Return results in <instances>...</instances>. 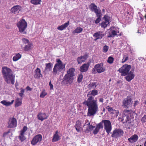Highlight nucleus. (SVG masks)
<instances>
[{"mask_svg": "<svg viewBox=\"0 0 146 146\" xmlns=\"http://www.w3.org/2000/svg\"><path fill=\"white\" fill-rule=\"evenodd\" d=\"M98 91L94 90L89 92L87 95L88 97L86 101L83 102V104L86 105L88 107V115L91 116L95 115L98 111V105L97 104V100H95L94 97L90 95L95 96L97 95Z\"/></svg>", "mask_w": 146, "mask_h": 146, "instance_id": "1", "label": "nucleus"}, {"mask_svg": "<svg viewBox=\"0 0 146 146\" xmlns=\"http://www.w3.org/2000/svg\"><path fill=\"white\" fill-rule=\"evenodd\" d=\"M2 73L3 78L8 84L11 83L14 84L15 83V76L13 74L12 71L9 68L6 66L2 68Z\"/></svg>", "mask_w": 146, "mask_h": 146, "instance_id": "2", "label": "nucleus"}, {"mask_svg": "<svg viewBox=\"0 0 146 146\" xmlns=\"http://www.w3.org/2000/svg\"><path fill=\"white\" fill-rule=\"evenodd\" d=\"M56 62L52 72L53 74L55 76L58 75L65 67V64L59 59H57Z\"/></svg>", "mask_w": 146, "mask_h": 146, "instance_id": "3", "label": "nucleus"}, {"mask_svg": "<svg viewBox=\"0 0 146 146\" xmlns=\"http://www.w3.org/2000/svg\"><path fill=\"white\" fill-rule=\"evenodd\" d=\"M27 26V22L23 19L21 20L17 23V26L19 29V31L20 33L23 32L26 29Z\"/></svg>", "mask_w": 146, "mask_h": 146, "instance_id": "4", "label": "nucleus"}, {"mask_svg": "<svg viewBox=\"0 0 146 146\" xmlns=\"http://www.w3.org/2000/svg\"><path fill=\"white\" fill-rule=\"evenodd\" d=\"M131 68V66L130 65L125 64L120 68L118 71L121 73V74L122 76H125L128 74Z\"/></svg>", "mask_w": 146, "mask_h": 146, "instance_id": "5", "label": "nucleus"}, {"mask_svg": "<svg viewBox=\"0 0 146 146\" xmlns=\"http://www.w3.org/2000/svg\"><path fill=\"white\" fill-rule=\"evenodd\" d=\"M102 123L104 124V128L106 132L109 134L112 129V126L110 121L108 120H103Z\"/></svg>", "mask_w": 146, "mask_h": 146, "instance_id": "6", "label": "nucleus"}, {"mask_svg": "<svg viewBox=\"0 0 146 146\" xmlns=\"http://www.w3.org/2000/svg\"><path fill=\"white\" fill-rule=\"evenodd\" d=\"M105 68L101 64H98L96 65L92 70V73H96L98 72L100 73L104 72L105 70Z\"/></svg>", "mask_w": 146, "mask_h": 146, "instance_id": "7", "label": "nucleus"}, {"mask_svg": "<svg viewBox=\"0 0 146 146\" xmlns=\"http://www.w3.org/2000/svg\"><path fill=\"white\" fill-rule=\"evenodd\" d=\"M124 134L123 130L121 129H115L113 132L111 136L112 137L117 138L122 136Z\"/></svg>", "mask_w": 146, "mask_h": 146, "instance_id": "8", "label": "nucleus"}, {"mask_svg": "<svg viewBox=\"0 0 146 146\" xmlns=\"http://www.w3.org/2000/svg\"><path fill=\"white\" fill-rule=\"evenodd\" d=\"M22 9V7L21 6L17 5L14 6L11 9L10 12L12 14L18 15Z\"/></svg>", "mask_w": 146, "mask_h": 146, "instance_id": "9", "label": "nucleus"}, {"mask_svg": "<svg viewBox=\"0 0 146 146\" xmlns=\"http://www.w3.org/2000/svg\"><path fill=\"white\" fill-rule=\"evenodd\" d=\"M132 101L131 99L129 98L124 99L122 102V106L125 108H127L131 107L132 105Z\"/></svg>", "mask_w": 146, "mask_h": 146, "instance_id": "10", "label": "nucleus"}, {"mask_svg": "<svg viewBox=\"0 0 146 146\" xmlns=\"http://www.w3.org/2000/svg\"><path fill=\"white\" fill-rule=\"evenodd\" d=\"M73 80L72 77L65 74L63 79L62 82L65 84H70L72 82Z\"/></svg>", "mask_w": 146, "mask_h": 146, "instance_id": "11", "label": "nucleus"}, {"mask_svg": "<svg viewBox=\"0 0 146 146\" xmlns=\"http://www.w3.org/2000/svg\"><path fill=\"white\" fill-rule=\"evenodd\" d=\"M119 29L118 28L111 27L110 29V35L108 37H111L116 35H119Z\"/></svg>", "mask_w": 146, "mask_h": 146, "instance_id": "12", "label": "nucleus"}, {"mask_svg": "<svg viewBox=\"0 0 146 146\" xmlns=\"http://www.w3.org/2000/svg\"><path fill=\"white\" fill-rule=\"evenodd\" d=\"M110 17L106 15L104 16V21L100 23L101 27L104 29L110 23Z\"/></svg>", "mask_w": 146, "mask_h": 146, "instance_id": "13", "label": "nucleus"}, {"mask_svg": "<svg viewBox=\"0 0 146 146\" xmlns=\"http://www.w3.org/2000/svg\"><path fill=\"white\" fill-rule=\"evenodd\" d=\"M42 136L40 134H38L35 136L31 141V144L34 145L40 142L42 140Z\"/></svg>", "mask_w": 146, "mask_h": 146, "instance_id": "14", "label": "nucleus"}, {"mask_svg": "<svg viewBox=\"0 0 146 146\" xmlns=\"http://www.w3.org/2000/svg\"><path fill=\"white\" fill-rule=\"evenodd\" d=\"M8 127L9 128L15 127L17 126V120L15 118H11L8 122Z\"/></svg>", "mask_w": 146, "mask_h": 146, "instance_id": "15", "label": "nucleus"}, {"mask_svg": "<svg viewBox=\"0 0 146 146\" xmlns=\"http://www.w3.org/2000/svg\"><path fill=\"white\" fill-rule=\"evenodd\" d=\"M48 116L46 113L40 112L37 115L38 119L41 121L48 118Z\"/></svg>", "mask_w": 146, "mask_h": 146, "instance_id": "16", "label": "nucleus"}, {"mask_svg": "<svg viewBox=\"0 0 146 146\" xmlns=\"http://www.w3.org/2000/svg\"><path fill=\"white\" fill-rule=\"evenodd\" d=\"M90 8L92 11H94L96 14L101 13V10L98 9L97 6L94 3L91 4Z\"/></svg>", "mask_w": 146, "mask_h": 146, "instance_id": "17", "label": "nucleus"}, {"mask_svg": "<svg viewBox=\"0 0 146 146\" xmlns=\"http://www.w3.org/2000/svg\"><path fill=\"white\" fill-rule=\"evenodd\" d=\"M86 122L85 124L84 125V127L86 129V131H91L93 129V128H95V126L90 125V123L88 122V120H86Z\"/></svg>", "mask_w": 146, "mask_h": 146, "instance_id": "18", "label": "nucleus"}, {"mask_svg": "<svg viewBox=\"0 0 146 146\" xmlns=\"http://www.w3.org/2000/svg\"><path fill=\"white\" fill-rule=\"evenodd\" d=\"M42 75L41 73V70L40 69L38 68H36L34 71V77L36 79L40 78V77H42Z\"/></svg>", "mask_w": 146, "mask_h": 146, "instance_id": "19", "label": "nucleus"}, {"mask_svg": "<svg viewBox=\"0 0 146 146\" xmlns=\"http://www.w3.org/2000/svg\"><path fill=\"white\" fill-rule=\"evenodd\" d=\"M82 122L80 121H76L75 127L76 128V130L77 132H80L82 130Z\"/></svg>", "mask_w": 146, "mask_h": 146, "instance_id": "20", "label": "nucleus"}, {"mask_svg": "<svg viewBox=\"0 0 146 146\" xmlns=\"http://www.w3.org/2000/svg\"><path fill=\"white\" fill-rule=\"evenodd\" d=\"M90 64L89 63L85 64L81 66L80 69V70L82 72L87 71L88 69Z\"/></svg>", "mask_w": 146, "mask_h": 146, "instance_id": "21", "label": "nucleus"}, {"mask_svg": "<svg viewBox=\"0 0 146 146\" xmlns=\"http://www.w3.org/2000/svg\"><path fill=\"white\" fill-rule=\"evenodd\" d=\"M104 35V34L102 32L99 31L95 33L94 34L93 36L97 38L95 40H96L98 39L102 38Z\"/></svg>", "mask_w": 146, "mask_h": 146, "instance_id": "22", "label": "nucleus"}, {"mask_svg": "<svg viewBox=\"0 0 146 146\" xmlns=\"http://www.w3.org/2000/svg\"><path fill=\"white\" fill-rule=\"evenodd\" d=\"M138 138V136L136 134H135L131 136L130 138L128 139V141L130 143L136 142Z\"/></svg>", "mask_w": 146, "mask_h": 146, "instance_id": "23", "label": "nucleus"}, {"mask_svg": "<svg viewBox=\"0 0 146 146\" xmlns=\"http://www.w3.org/2000/svg\"><path fill=\"white\" fill-rule=\"evenodd\" d=\"M134 77V75L133 72L130 71L128 75L125 77V78L127 81L129 82L133 79Z\"/></svg>", "mask_w": 146, "mask_h": 146, "instance_id": "24", "label": "nucleus"}, {"mask_svg": "<svg viewBox=\"0 0 146 146\" xmlns=\"http://www.w3.org/2000/svg\"><path fill=\"white\" fill-rule=\"evenodd\" d=\"M60 136L58 134V131H56L55 133L53 135L52 141V142H56L60 140Z\"/></svg>", "mask_w": 146, "mask_h": 146, "instance_id": "25", "label": "nucleus"}, {"mask_svg": "<svg viewBox=\"0 0 146 146\" xmlns=\"http://www.w3.org/2000/svg\"><path fill=\"white\" fill-rule=\"evenodd\" d=\"M88 56L87 54L78 57L77 58V61L78 64L81 63L82 62L84 61L87 58Z\"/></svg>", "mask_w": 146, "mask_h": 146, "instance_id": "26", "label": "nucleus"}, {"mask_svg": "<svg viewBox=\"0 0 146 146\" xmlns=\"http://www.w3.org/2000/svg\"><path fill=\"white\" fill-rule=\"evenodd\" d=\"M69 21H68L67 23L58 27L57 29L60 31H62L64 30L69 25Z\"/></svg>", "mask_w": 146, "mask_h": 146, "instance_id": "27", "label": "nucleus"}, {"mask_svg": "<svg viewBox=\"0 0 146 146\" xmlns=\"http://www.w3.org/2000/svg\"><path fill=\"white\" fill-rule=\"evenodd\" d=\"M75 69L74 68L69 69L67 71L66 75L73 77L74 76Z\"/></svg>", "mask_w": 146, "mask_h": 146, "instance_id": "28", "label": "nucleus"}, {"mask_svg": "<svg viewBox=\"0 0 146 146\" xmlns=\"http://www.w3.org/2000/svg\"><path fill=\"white\" fill-rule=\"evenodd\" d=\"M52 64L51 63H49L45 64V67L44 70L46 71H50L52 70Z\"/></svg>", "mask_w": 146, "mask_h": 146, "instance_id": "29", "label": "nucleus"}, {"mask_svg": "<svg viewBox=\"0 0 146 146\" xmlns=\"http://www.w3.org/2000/svg\"><path fill=\"white\" fill-rule=\"evenodd\" d=\"M14 100H12L11 102L7 101L6 100H3L1 102V103L3 105L8 106L11 105L14 102Z\"/></svg>", "mask_w": 146, "mask_h": 146, "instance_id": "30", "label": "nucleus"}, {"mask_svg": "<svg viewBox=\"0 0 146 146\" xmlns=\"http://www.w3.org/2000/svg\"><path fill=\"white\" fill-rule=\"evenodd\" d=\"M83 30V29L82 28L78 27L72 32V33L74 34L75 33H80L82 32Z\"/></svg>", "mask_w": 146, "mask_h": 146, "instance_id": "31", "label": "nucleus"}, {"mask_svg": "<svg viewBox=\"0 0 146 146\" xmlns=\"http://www.w3.org/2000/svg\"><path fill=\"white\" fill-rule=\"evenodd\" d=\"M22 104V100L21 99L17 98L15 100V107H18L20 106Z\"/></svg>", "mask_w": 146, "mask_h": 146, "instance_id": "32", "label": "nucleus"}, {"mask_svg": "<svg viewBox=\"0 0 146 146\" xmlns=\"http://www.w3.org/2000/svg\"><path fill=\"white\" fill-rule=\"evenodd\" d=\"M21 57V55L19 53L16 54L13 57V60L14 61H16Z\"/></svg>", "mask_w": 146, "mask_h": 146, "instance_id": "33", "label": "nucleus"}, {"mask_svg": "<svg viewBox=\"0 0 146 146\" xmlns=\"http://www.w3.org/2000/svg\"><path fill=\"white\" fill-rule=\"evenodd\" d=\"M96 15L98 18L96 20L95 22L97 24L99 23L101 20L102 17V13H99L97 14Z\"/></svg>", "mask_w": 146, "mask_h": 146, "instance_id": "34", "label": "nucleus"}, {"mask_svg": "<svg viewBox=\"0 0 146 146\" xmlns=\"http://www.w3.org/2000/svg\"><path fill=\"white\" fill-rule=\"evenodd\" d=\"M32 46V43H30L28 44V45H26L24 47V51H28L31 49V47Z\"/></svg>", "mask_w": 146, "mask_h": 146, "instance_id": "35", "label": "nucleus"}, {"mask_svg": "<svg viewBox=\"0 0 146 146\" xmlns=\"http://www.w3.org/2000/svg\"><path fill=\"white\" fill-rule=\"evenodd\" d=\"M41 0H31V2L35 5L40 4Z\"/></svg>", "mask_w": 146, "mask_h": 146, "instance_id": "36", "label": "nucleus"}, {"mask_svg": "<svg viewBox=\"0 0 146 146\" xmlns=\"http://www.w3.org/2000/svg\"><path fill=\"white\" fill-rule=\"evenodd\" d=\"M47 94V93L45 91V90H43L40 94V97L41 98H44Z\"/></svg>", "mask_w": 146, "mask_h": 146, "instance_id": "37", "label": "nucleus"}, {"mask_svg": "<svg viewBox=\"0 0 146 146\" xmlns=\"http://www.w3.org/2000/svg\"><path fill=\"white\" fill-rule=\"evenodd\" d=\"M128 59V56L127 55L125 54L123 55V58L121 62L124 63Z\"/></svg>", "mask_w": 146, "mask_h": 146, "instance_id": "38", "label": "nucleus"}, {"mask_svg": "<svg viewBox=\"0 0 146 146\" xmlns=\"http://www.w3.org/2000/svg\"><path fill=\"white\" fill-rule=\"evenodd\" d=\"M89 88H95L97 86L95 82L90 83L89 85Z\"/></svg>", "mask_w": 146, "mask_h": 146, "instance_id": "39", "label": "nucleus"}, {"mask_svg": "<svg viewBox=\"0 0 146 146\" xmlns=\"http://www.w3.org/2000/svg\"><path fill=\"white\" fill-rule=\"evenodd\" d=\"M106 109L107 110H108V111L110 113H115L114 111L115 110H113V109L112 108H111V107H109V106H107L106 107Z\"/></svg>", "mask_w": 146, "mask_h": 146, "instance_id": "40", "label": "nucleus"}, {"mask_svg": "<svg viewBox=\"0 0 146 146\" xmlns=\"http://www.w3.org/2000/svg\"><path fill=\"white\" fill-rule=\"evenodd\" d=\"M114 58L111 57L110 56L108 57L107 62L109 64H112L113 62Z\"/></svg>", "mask_w": 146, "mask_h": 146, "instance_id": "41", "label": "nucleus"}, {"mask_svg": "<svg viewBox=\"0 0 146 146\" xmlns=\"http://www.w3.org/2000/svg\"><path fill=\"white\" fill-rule=\"evenodd\" d=\"M19 138L21 141H24L26 139L25 137L24 136V134L21 133Z\"/></svg>", "mask_w": 146, "mask_h": 146, "instance_id": "42", "label": "nucleus"}, {"mask_svg": "<svg viewBox=\"0 0 146 146\" xmlns=\"http://www.w3.org/2000/svg\"><path fill=\"white\" fill-rule=\"evenodd\" d=\"M83 78V75L81 74H79L78 76V81L79 82H81L82 80V78Z\"/></svg>", "mask_w": 146, "mask_h": 146, "instance_id": "43", "label": "nucleus"}, {"mask_svg": "<svg viewBox=\"0 0 146 146\" xmlns=\"http://www.w3.org/2000/svg\"><path fill=\"white\" fill-rule=\"evenodd\" d=\"M109 49L108 46L107 45H105L103 47V51L105 53H106L107 52V51Z\"/></svg>", "mask_w": 146, "mask_h": 146, "instance_id": "44", "label": "nucleus"}, {"mask_svg": "<svg viewBox=\"0 0 146 146\" xmlns=\"http://www.w3.org/2000/svg\"><path fill=\"white\" fill-rule=\"evenodd\" d=\"M27 128L26 126H24L23 127V129L21 131V133L24 134L25 132L27 130Z\"/></svg>", "mask_w": 146, "mask_h": 146, "instance_id": "45", "label": "nucleus"}, {"mask_svg": "<svg viewBox=\"0 0 146 146\" xmlns=\"http://www.w3.org/2000/svg\"><path fill=\"white\" fill-rule=\"evenodd\" d=\"M22 41L25 44H28L30 43L29 42V40H28L24 38H23L22 39Z\"/></svg>", "mask_w": 146, "mask_h": 146, "instance_id": "46", "label": "nucleus"}, {"mask_svg": "<svg viewBox=\"0 0 146 146\" xmlns=\"http://www.w3.org/2000/svg\"><path fill=\"white\" fill-rule=\"evenodd\" d=\"M99 130L100 129L98 128L96 126L95 129L93 131V133L94 134H97L99 132Z\"/></svg>", "mask_w": 146, "mask_h": 146, "instance_id": "47", "label": "nucleus"}, {"mask_svg": "<svg viewBox=\"0 0 146 146\" xmlns=\"http://www.w3.org/2000/svg\"><path fill=\"white\" fill-rule=\"evenodd\" d=\"M102 124H103L102 122L101 123H99L97 125L96 127L100 129V128H102L103 127V126L102 125Z\"/></svg>", "mask_w": 146, "mask_h": 146, "instance_id": "48", "label": "nucleus"}, {"mask_svg": "<svg viewBox=\"0 0 146 146\" xmlns=\"http://www.w3.org/2000/svg\"><path fill=\"white\" fill-rule=\"evenodd\" d=\"M141 121L142 123L146 122V115H144L141 118Z\"/></svg>", "mask_w": 146, "mask_h": 146, "instance_id": "49", "label": "nucleus"}, {"mask_svg": "<svg viewBox=\"0 0 146 146\" xmlns=\"http://www.w3.org/2000/svg\"><path fill=\"white\" fill-rule=\"evenodd\" d=\"M24 92V90L23 88H21V92L19 93V96L21 97H22L23 96Z\"/></svg>", "mask_w": 146, "mask_h": 146, "instance_id": "50", "label": "nucleus"}, {"mask_svg": "<svg viewBox=\"0 0 146 146\" xmlns=\"http://www.w3.org/2000/svg\"><path fill=\"white\" fill-rule=\"evenodd\" d=\"M10 131H8L7 132L3 134V136L5 137L8 134L10 133Z\"/></svg>", "mask_w": 146, "mask_h": 146, "instance_id": "51", "label": "nucleus"}, {"mask_svg": "<svg viewBox=\"0 0 146 146\" xmlns=\"http://www.w3.org/2000/svg\"><path fill=\"white\" fill-rule=\"evenodd\" d=\"M49 85L50 86V90H53V85L51 84V81H50L49 83Z\"/></svg>", "mask_w": 146, "mask_h": 146, "instance_id": "52", "label": "nucleus"}, {"mask_svg": "<svg viewBox=\"0 0 146 146\" xmlns=\"http://www.w3.org/2000/svg\"><path fill=\"white\" fill-rule=\"evenodd\" d=\"M114 112H115V116L116 117H117L119 114V113L118 110H115Z\"/></svg>", "mask_w": 146, "mask_h": 146, "instance_id": "53", "label": "nucleus"}, {"mask_svg": "<svg viewBox=\"0 0 146 146\" xmlns=\"http://www.w3.org/2000/svg\"><path fill=\"white\" fill-rule=\"evenodd\" d=\"M138 103L139 102L137 101H135L134 105V106H135L137 105Z\"/></svg>", "mask_w": 146, "mask_h": 146, "instance_id": "54", "label": "nucleus"}, {"mask_svg": "<svg viewBox=\"0 0 146 146\" xmlns=\"http://www.w3.org/2000/svg\"><path fill=\"white\" fill-rule=\"evenodd\" d=\"M26 89L28 90L31 91V88L29 86L27 87Z\"/></svg>", "mask_w": 146, "mask_h": 146, "instance_id": "55", "label": "nucleus"}, {"mask_svg": "<svg viewBox=\"0 0 146 146\" xmlns=\"http://www.w3.org/2000/svg\"><path fill=\"white\" fill-rule=\"evenodd\" d=\"M99 102H103V98H100L99 99Z\"/></svg>", "mask_w": 146, "mask_h": 146, "instance_id": "56", "label": "nucleus"}, {"mask_svg": "<svg viewBox=\"0 0 146 146\" xmlns=\"http://www.w3.org/2000/svg\"><path fill=\"white\" fill-rule=\"evenodd\" d=\"M144 146H146V141L145 142V143L144 144Z\"/></svg>", "mask_w": 146, "mask_h": 146, "instance_id": "57", "label": "nucleus"}, {"mask_svg": "<svg viewBox=\"0 0 146 146\" xmlns=\"http://www.w3.org/2000/svg\"><path fill=\"white\" fill-rule=\"evenodd\" d=\"M145 19H146V14L145 16Z\"/></svg>", "mask_w": 146, "mask_h": 146, "instance_id": "58", "label": "nucleus"}, {"mask_svg": "<svg viewBox=\"0 0 146 146\" xmlns=\"http://www.w3.org/2000/svg\"><path fill=\"white\" fill-rule=\"evenodd\" d=\"M102 10H103V11H104V9H103Z\"/></svg>", "mask_w": 146, "mask_h": 146, "instance_id": "59", "label": "nucleus"}, {"mask_svg": "<svg viewBox=\"0 0 146 146\" xmlns=\"http://www.w3.org/2000/svg\"><path fill=\"white\" fill-rule=\"evenodd\" d=\"M138 31H139V30H138ZM138 33H139L140 32L139 31H138Z\"/></svg>", "mask_w": 146, "mask_h": 146, "instance_id": "60", "label": "nucleus"}]
</instances>
